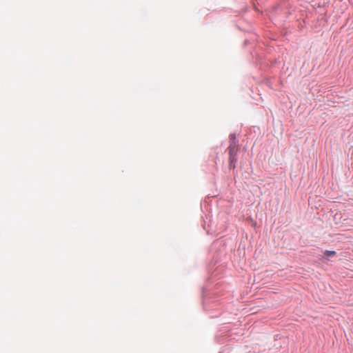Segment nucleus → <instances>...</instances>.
Instances as JSON below:
<instances>
[{
	"label": "nucleus",
	"instance_id": "1",
	"mask_svg": "<svg viewBox=\"0 0 353 353\" xmlns=\"http://www.w3.org/2000/svg\"><path fill=\"white\" fill-rule=\"evenodd\" d=\"M228 150L229 152L230 168L234 169L236 162L237 143L231 142Z\"/></svg>",
	"mask_w": 353,
	"mask_h": 353
},
{
	"label": "nucleus",
	"instance_id": "2",
	"mask_svg": "<svg viewBox=\"0 0 353 353\" xmlns=\"http://www.w3.org/2000/svg\"><path fill=\"white\" fill-rule=\"evenodd\" d=\"M324 255L326 257H331V256H334L336 255V252L335 251H330V250H326L325 252H324Z\"/></svg>",
	"mask_w": 353,
	"mask_h": 353
},
{
	"label": "nucleus",
	"instance_id": "3",
	"mask_svg": "<svg viewBox=\"0 0 353 353\" xmlns=\"http://www.w3.org/2000/svg\"><path fill=\"white\" fill-rule=\"evenodd\" d=\"M230 143L231 142L237 143L236 140V136L234 134H232L230 135Z\"/></svg>",
	"mask_w": 353,
	"mask_h": 353
}]
</instances>
